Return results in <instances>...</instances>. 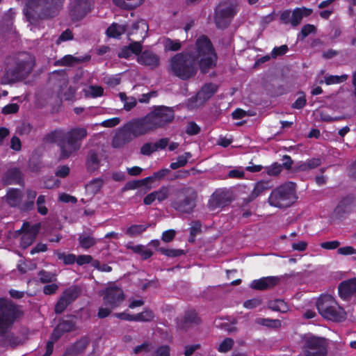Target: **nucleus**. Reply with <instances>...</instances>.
Wrapping results in <instances>:
<instances>
[{"label": "nucleus", "mask_w": 356, "mask_h": 356, "mask_svg": "<svg viewBox=\"0 0 356 356\" xmlns=\"http://www.w3.org/2000/svg\"><path fill=\"white\" fill-rule=\"evenodd\" d=\"M294 197L295 185L289 182L273 190L268 197V202L273 207L284 208L292 204Z\"/></svg>", "instance_id": "nucleus-7"}, {"label": "nucleus", "mask_w": 356, "mask_h": 356, "mask_svg": "<svg viewBox=\"0 0 356 356\" xmlns=\"http://www.w3.org/2000/svg\"><path fill=\"white\" fill-rule=\"evenodd\" d=\"M200 127L193 121H191L187 124L186 133L188 135H197L200 132Z\"/></svg>", "instance_id": "nucleus-60"}, {"label": "nucleus", "mask_w": 356, "mask_h": 356, "mask_svg": "<svg viewBox=\"0 0 356 356\" xmlns=\"http://www.w3.org/2000/svg\"><path fill=\"white\" fill-rule=\"evenodd\" d=\"M79 60L71 55H67L64 56L58 63L61 65H72L75 63H79Z\"/></svg>", "instance_id": "nucleus-64"}, {"label": "nucleus", "mask_w": 356, "mask_h": 356, "mask_svg": "<svg viewBox=\"0 0 356 356\" xmlns=\"http://www.w3.org/2000/svg\"><path fill=\"white\" fill-rule=\"evenodd\" d=\"M147 227V226L143 225H134L127 228L125 233L130 237H134L145 232Z\"/></svg>", "instance_id": "nucleus-50"}, {"label": "nucleus", "mask_w": 356, "mask_h": 356, "mask_svg": "<svg viewBox=\"0 0 356 356\" xmlns=\"http://www.w3.org/2000/svg\"><path fill=\"white\" fill-rule=\"evenodd\" d=\"M75 317L68 316L61 318L53 330L50 339L58 340L64 334L74 331L76 329Z\"/></svg>", "instance_id": "nucleus-14"}, {"label": "nucleus", "mask_w": 356, "mask_h": 356, "mask_svg": "<svg viewBox=\"0 0 356 356\" xmlns=\"http://www.w3.org/2000/svg\"><path fill=\"white\" fill-rule=\"evenodd\" d=\"M19 106L17 104H9L2 108V113L4 115L13 114L18 112Z\"/></svg>", "instance_id": "nucleus-63"}, {"label": "nucleus", "mask_w": 356, "mask_h": 356, "mask_svg": "<svg viewBox=\"0 0 356 356\" xmlns=\"http://www.w3.org/2000/svg\"><path fill=\"white\" fill-rule=\"evenodd\" d=\"M46 197L45 195H40L38 196L36 200L37 210L38 212L41 215H47L48 213V209L45 206Z\"/></svg>", "instance_id": "nucleus-54"}, {"label": "nucleus", "mask_w": 356, "mask_h": 356, "mask_svg": "<svg viewBox=\"0 0 356 356\" xmlns=\"http://www.w3.org/2000/svg\"><path fill=\"white\" fill-rule=\"evenodd\" d=\"M313 12L311 8L306 7L297 8L292 11L291 26L296 27L298 26L305 17L309 16Z\"/></svg>", "instance_id": "nucleus-30"}, {"label": "nucleus", "mask_w": 356, "mask_h": 356, "mask_svg": "<svg viewBox=\"0 0 356 356\" xmlns=\"http://www.w3.org/2000/svg\"><path fill=\"white\" fill-rule=\"evenodd\" d=\"M125 31V25L113 23L107 29L106 34L108 37L119 38Z\"/></svg>", "instance_id": "nucleus-39"}, {"label": "nucleus", "mask_w": 356, "mask_h": 356, "mask_svg": "<svg viewBox=\"0 0 356 356\" xmlns=\"http://www.w3.org/2000/svg\"><path fill=\"white\" fill-rule=\"evenodd\" d=\"M164 47L166 51H178L181 49V45L179 40H173L170 38H165L164 42Z\"/></svg>", "instance_id": "nucleus-52"}, {"label": "nucleus", "mask_w": 356, "mask_h": 356, "mask_svg": "<svg viewBox=\"0 0 356 356\" xmlns=\"http://www.w3.org/2000/svg\"><path fill=\"white\" fill-rule=\"evenodd\" d=\"M134 139L131 133L124 125L118 129L112 140V146L114 148H122Z\"/></svg>", "instance_id": "nucleus-18"}, {"label": "nucleus", "mask_w": 356, "mask_h": 356, "mask_svg": "<svg viewBox=\"0 0 356 356\" xmlns=\"http://www.w3.org/2000/svg\"><path fill=\"white\" fill-rule=\"evenodd\" d=\"M280 278L275 276H270L253 280L250 284V288L254 290H268L278 284Z\"/></svg>", "instance_id": "nucleus-19"}, {"label": "nucleus", "mask_w": 356, "mask_h": 356, "mask_svg": "<svg viewBox=\"0 0 356 356\" xmlns=\"http://www.w3.org/2000/svg\"><path fill=\"white\" fill-rule=\"evenodd\" d=\"M153 131L170 123L174 118V110L171 107L158 106L146 115Z\"/></svg>", "instance_id": "nucleus-10"}, {"label": "nucleus", "mask_w": 356, "mask_h": 356, "mask_svg": "<svg viewBox=\"0 0 356 356\" xmlns=\"http://www.w3.org/2000/svg\"><path fill=\"white\" fill-rule=\"evenodd\" d=\"M328 343L323 337L306 334L302 338V351L305 356H327Z\"/></svg>", "instance_id": "nucleus-9"}, {"label": "nucleus", "mask_w": 356, "mask_h": 356, "mask_svg": "<svg viewBox=\"0 0 356 356\" xmlns=\"http://www.w3.org/2000/svg\"><path fill=\"white\" fill-rule=\"evenodd\" d=\"M321 164V159L319 158H313L302 163L298 166L300 171H309L318 167Z\"/></svg>", "instance_id": "nucleus-42"}, {"label": "nucleus", "mask_w": 356, "mask_h": 356, "mask_svg": "<svg viewBox=\"0 0 356 356\" xmlns=\"http://www.w3.org/2000/svg\"><path fill=\"white\" fill-rule=\"evenodd\" d=\"M170 172V170L168 168H163L157 172L153 173V175L151 177H146L143 179L141 181L146 182L147 181L154 180V179H161L167 176Z\"/></svg>", "instance_id": "nucleus-55"}, {"label": "nucleus", "mask_w": 356, "mask_h": 356, "mask_svg": "<svg viewBox=\"0 0 356 356\" xmlns=\"http://www.w3.org/2000/svg\"><path fill=\"white\" fill-rule=\"evenodd\" d=\"M234 343L232 338H226L219 344L218 350L220 353H227L232 348Z\"/></svg>", "instance_id": "nucleus-56"}, {"label": "nucleus", "mask_w": 356, "mask_h": 356, "mask_svg": "<svg viewBox=\"0 0 356 356\" xmlns=\"http://www.w3.org/2000/svg\"><path fill=\"white\" fill-rule=\"evenodd\" d=\"M80 289L78 287H72L66 289L62 294V296L71 304L80 295Z\"/></svg>", "instance_id": "nucleus-46"}, {"label": "nucleus", "mask_w": 356, "mask_h": 356, "mask_svg": "<svg viewBox=\"0 0 356 356\" xmlns=\"http://www.w3.org/2000/svg\"><path fill=\"white\" fill-rule=\"evenodd\" d=\"M268 308L275 312L285 313L289 310L288 305L282 299L270 300L267 304Z\"/></svg>", "instance_id": "nucleus-38"}, {"label": "nucleus", "mask_w": 356, "mask_h": 356, "mask_svg": "<svg viewBox=\"0 0 356 356\" xmlns=\"http://www.w3.org/2000/svg\"><path fill=\"white\" fill-rule=\"evenodd\" d=\"M192 155L190 152H186L184 154L179 156L177 159V161L171 163L170 168L172 170H176L179 168L185 166L188 163V159Z\"/></svg>", "instance_id": "nucleus-47"}, {"label": "nucleus", "mask_w": 356, "mask_h": 356, "mask_svg": "<svg viewBox=\"0 0 356 356\" xmlns=\"http://www.w3.org/2000/svg\"><path fill=\"white\" fill-rule=\"evenodd\" d=\"M39 227V225H34L29 228V224L24 223L22 229L26 232L21 237L20 245L22 248H26L33 243L38 232Z\"/></svg>", "instance_id": "nucleus-22"}, {"label": "nucleus", "mask_w": 356, "mask_h": 356, "mask_svg": "<svg viewBox=\"0 0 356 356\" xmlns=\"http://www.w3.org/2000/svg\"><path fill=\"white\" fill-rule=\"evenodd\" d=\"M140 42H131L128 46H124L118 52L120 58H129L132 54H139L142 51Z\"/></svg>", "instance_id": "nucleus-31"}, {"label": "nucleus", "mask_w": 356, "mask_h": 356, "mask_svg": "<svg viewBox=\"0 0 356 356\" xmlns=\"http://www.w3.org/2000/svg\"><path fill=\"white\" fill-rule=\"evenodd\" d=\"M63 0H28L24 13L29 22L36 24L38 19H49L55 17Z\"/></svg>", "instance_id": "nucleus-3"}, {"label": "nucleus", "mask_w": 356, "mask_h": 356, "mask_svg": "<svg viewBox=\"0 0 356 356\" xmlns=\"http://www.w3.org/2000/svg\"><path fill=\"white\" fill-rule=\"evenodd\" d=\"M23 316L22 306L8 299L0 298V337H5L6 342L11 347L20 344L21 340L10 331L14 323Z\"/></svg>", "instance_id": "nucleus-1"}, {"label": "nucleus", "mask_w": 356, "mask_h": 356, "mask_svg": "<svg viewBox=\"0 0 356 356\" xmlns=\"http://www.w3.org/2000/svg\"><path fill=\"white\" fill-rule=\"evenodd\" d=\"M3 181L6 185L21 184L22 182L21 171L17 168L9 169L3 177Z\"/></svg>", "instance_id": "nucleus-32"}, {"label": "nucleus", "mask_w": 356, "mask_h": 356, "mask_svg": "<svg viewBox=\"0 0 356 356\" xmlns=\"http://www.w3.org/2000/svg\"><path fill=\"white\" fill-rule=\"evenodd\" d=\"M156 145H154V143H145L141 147H140V153L145 156H149L153 152H156Z\"/></svg>", "instance_id": "nucleus-62"}, {"label": "nucleus", "mask_w": 356, "mask_h": 356, "mask_svg": "<svg viewBox=\"0 0 356 356\" xmlns=\"http://www.w3.org/2000/svg\"><path fill=\"white\" fill-rule=\"evenodd\" d=\"M348 78V76L347 74H343L341 76L330 75L325 77V83L327 85L340 83L346 81Z\"/></svg>", "instance_id": "nucleus-51"}, {"label": "nucleus", "mask_w": 356, "mask_h": 356, "mask_svg": "<svg viewBox=\"0 0 356 356\" xmlns=\"http://www.w3.org/2000/svg\"><path fill=\"white\" fill-rule=\"evenodd\" d=\"M175 189V186L171 184L163 186L158 190L146 195L143 199V203L145 205H150L155 200H157L159 202H162L166 200L171 194H174Z\"/></svg>", "instance_id": "nucleus-15"}, {"label": "nucleus", "mask_w": 356, "mask_h": 356, "mask_svg": "<svg viewBox=\"0 0 356 356\" xmlns=\"http://www.w3.org/2000/svg\"><path fill=\"white\" fill-rule=\"evenodd\" d=\"M23 197L21 190L17 188H9L5 196L6 202L13 207L19 206Z\"/></svg>", "instance_id": "nucleus-29"}, {"label": "nucleus", "mask_w": 356, "mask_h": 356, "mask_svg": "<svg viewBox=\"0 0 356 356\" xmlns=\"http://www.w3.org/2000/svg\"><path fill=\"white\" fill-rule=\"evenodd\" d=\"M83 92L86 97L95 98L103 95L104 88L99 86H90Z\"/></svg>", "instance_id": "nucleus-48"}, {"label": "nucleus", "mask_w": 356, "mask_h": 356, "mask_svg": "<svg viewBox=\"0 0 356 356\" xmlns=\"http://www.w3.org/2000/svg\"><path fill=\"white\" fill-rule=\"evenodd\" d=\"M125 126L131 133L133 138H137L153 131L146 116L132 120L127 122Z\"/></svg>", "instance_id": "nucleus-12"}, {"label": "nucleus", "mask_w": 356, "mask_h": 356, "mask_svg": "<svg viewBox=\"0 0 356 356\" xmlns=\"http://www.w3.org/2000/svg\"><path fill=\"white\" fill-rule=\"evenodd\" d=\"M218 86L214 83H207L197 94V99L201 102H204L210 99L217 91Z\"/></svg>", "instance_id": "nucleus-33"}, {"label": "nucleus", "mask_w": 356, "mask_h": 356, "mask_svg": "<svg viewBox=\"0 0 356 356\" xmlns=\"http://www.w3.org/2000/svg\"><path fill=\"white\" fill-rule=\"evenodd\" d=\"M90 343V339L86 337H82L75 343L69 346L65 350L63 356H76L82 353Z\"/></svg>", "instance_id": "nucleus-21"}, {"label": "nucleus", "mask_w": 356, "mask_h": 356, "mask_svg": "<svg viewBox=\"0 0 356 356\" xmlns=\"http://www.w3.org/2000/svg\"><path fill=\"white\" fill-rule=\"evenodd\" d=\"M35 58L27 52L15 55L7 64L1 78V84L12 85L25 79L33 71Z\"/></svg>", "instance_id": "nucleus-2"}, {"label": "nucleus", "mask_w": 356, "mask_h": 356, "mask_svg": "<svg viewBox=\"0 0 356 356\" xmlns=\"http://www.w3.org/2000/svg\"><path fill=\"white\" fill-rule=\"evenodd\" d=\"M193 55L202 73H207L216 65L217 55L210 39L202 35L195 42L193 47L186 50Z\"/></svg>", "instance_id": "nucleus-4"}, {"label": "nucleus", "mask_w": 356, "mask_h": 356, "mask_svg": "<svg viewBox=\"0 0 356 356\" xmlns=\"http://www.w3.org/2000/svg\"><path fill=\"white\" fill-rule=\"evenodd\" d=\"M282 170V165L277 163L265 168L266 172L270 176H276L280 174Z\"/></svg>", "instance_id": "nucleus-61"}, {"label": "nucleus", "mask_w": 356, "mask_h": 356, "mask_svg": "<svg viewBox=\"0 0 356 356\" xmlns=\"http://www.w3.org/2000/svg\"><path fill=\"white\" fill-rule=\"evenodd\" d=\"M200 319L193 310L187 311L184 317L177 320V327L181 330H188L193 324H197Z\"/></svg>", "instance_id": "nucleus-24"}, {"label": "nucleus", "mask_w": 356, "mask_h": 356, "mask_svg": "<svg viewBox=\"0 0 356 356\" xmlns=\"http://www.w3.org/2000/svg\"><path fill=\"white\" fill-rule=\"evenodd\" d=\"M134 317L136 322H151L154 320L155 315L152 309L145 308L142 312L134 314Z\"/></svg>", "instance_id": "nucleus-40"}, {"label": "nucleus", "mask_w": 356, "mask_h": 356, "mask_svg": "<svg viewBox=\"0 0 356 356\" xmlns=\"http://www.w3.org/2000/svg\"><path fill=\"white\" fill-rule=\"evenodd\" d=\"M255 323L258 325L266 326L270 328H279L281 327L282 323L278 319H270L265 318H257Z\"/></svg>", "instance_id": "nucleus-44"}, {"label": "nucleus", "mask_w": 356, "mask_h": 356, "mask_svg": "<svg viewBox=\"0 0 356 356\" xmlns=\"http://www.w3.org/2000/svg\"><path fill=\"white\" fill-rule=\"evenodd\" d=\"M54 254L56 255L59 260L63 261L65 265L73 264L76 261V255L74 254H65V252L56 250L54 252Z\"/></svg>", "instance_id": "nucleus-49"}, {"label": "nucleus", "mask_w": 356, "mask_h": 356, "mask_svg": "<svg viewBox=\"0 0 356 356\" xmlns=\"http://www.w3.org/2000/svg\"><path fill=\"white\" fill-rule=\"evenodd\" d=\"M100 160L98 157L97 152L91 149L87 156L86 165L89 171H95L99 167Z\"/></svg>", "instance_id": "nucleus-36"}, {"label": "nucleus", "mask_w": 356, "mask_h": 356, "mask_svg": "<svg viewBox=\"0 0 356 356\" xmlns=\"http://www.w3.org/2000/svg\"><path fill=\"white\" fill-rule=\"evenodd\" d=\"M81 143H76L65 136L60 143V158L67 159L81 148Z\"/></svg>", "instance_id": "nucleus-23"}, {"label": "nucleus", "mask_w": 356, "mask_h": 356, "mask_svg": "<svg viewBox=\"0 0 356 356\" xmlns=\"http://www.w3.org/2000/svg\"><path fill=\"white\" fill-rule=\"evenodd\" d=\"M158 251L168 257H177L184 254V251L179 249H167L164 248H159Z\"/></svg>", "instance_id": "nucleus-53"}, {"label": "nucleus", "mask_w": 356, "mask_h": 356, "mask_svg": "<svg viewBox=\"0 0 356 356\" xmlns=\"http://www.w3.org/2000/svg\"><path fill=\"white\" fill-rule=\"evenodd\" d=\"M38 276L42 283L51 282L56 280V275L50 272L42 270L39 272Z\"/></svg>", "instance_id": "nucleus-58"}, {"label": "nucleus", "mask_w": 356, "mask_h": 356, "mask_svg": "<svg viewBox=\"0 0 356 356\" xmlns=\"http://www.w3.org/2000/svg\"><path fill=\"white\" fill-rule=\"evenodd\" d=\"M328 316H323V318L328 320H331L336 322L343 321L346 318V312L340 307L336 302L335 305H332V307L327 311Z\"/></svg>", "instance_id": "nucleus-27"}, {"label": "nucleus", "mask_w": 356, "mask_h": 356, "mask_svg": "<svg viewBox=\"0 0 356 356\" xmlns=\"http://www.w3.org/2000/svg\"><path fill=\"white\" fill-rule=\"evenodd\" d=\"M197 63L192 54L186 50L175 54L170 59V71L182 80L195 76L197 72Z\"/></svg>", "instance_id": "nucleus-6"}, {"label": "nucleus", "mask_w": 356, "mask_h": 356, "mask_svg": "<svg viewBox=\"0 0 356 356\" xmlns=\"http://www.w3.org/2000/svg\"><path fill=\"white\" fill-rule=\"evenodd\" d=\"M231 200L224 191H216L210 197L208 207L210 211H214L222 208L230 202Z\"/></svg>", "instance_id": "nucleus-17"}, {"label": "nucleus", "mask_w": 356, "mask_h": 356, "mask_svg": "<svg viewBox=\"0 0 356 356\" xmlns=\"http://www.w3.org/2000/svg\"><path fill=\"white\" fill-rule=\"evenodd\" d=\"M336 305V300L330 295L321 296L316 302V307L320 314L323 316H328L327 311L332 305Z\"/></svg>", "instance_id": "nucleus-26"}, {"label": "nucleus", "mask_w": 356, "mask_h": 356, "mask_svg": "<svg viewBox=\"0 0 356 356\" xmlns=\"http://www.w3.org/2000/svg\"><path fill=\"white\" fill-rule=\"evenodd\" d=\"M26 201L20 206V209L23 211H29L34 208V200L37 195V192L31 189L26 191Z\"/></svg>", "instance_id": "nucleus-37"}, {"label": "nucleus", "mask_w": 356, "mask_h": 356, "mask_svg": "<svg viewBox=\"0 0 356 356\" xmlns=\"http://www.w3.org/2000/svg\"><path fill=\"white\" fill-rule=\"evenodd\" d=\"M78 241L79 245L83 249H88L94 246L97 242L90 231L79 234Z\"/></svg>", "instance_id": "nucleus-34"}, {"label": "nucleus", "mask_w": 356, "mask_h": 356, "mask_svg": "<svg viewBox=\"0 0 356 356\" xmlns=\"http://www.w3.org/2000/svg\"><path fill=\"white\" fill-rule=\"evenodd\" d=\"M90 9V0H76L70 4V14L76 19L83 17Z\"/></svg>", "instance_id": "nucleus-16"}, {"label": "nucleus", "mask_w": 356, "mask_h": 356, "mask_svg": "<svg viewBox=\"0 0 356 356\" xmlns=\"http://www.w3.org/2000/svg\"><path fill=\"white\" fill-rule=\"evenodd\" d=\"M138 63L147 66L151 69H154L159 65V56L152 51L145 50L140 52L137 58Z\"/></svg>", "instance_id": "nucleus-20"}, {"label": "nucleus", "mask_w": 356, "mask_h": 356, "mask_svg": "<svg viewBox=\"0 0 356 356\" xmlns=\"http://www.w3.org/2000/svg\"><path fill=\"white\" fill-rule=\"evenodd\" d=\"M88 135L86 128L79 127L71 129L66 134V136L76 143H81V140L85 138Z\"/></svg>", "instance_id": "nucleus-35"}, {"label": "nucleus", "mask_w": 356, "mask_h": 356, "mask_svg": "<svg viewBox=\"0 0 356 356\" xmlns=\"http://www.w3.org/2000/svg\"><path fill=\"white\" fill-rule=\"evenodd\" d=\"M118 96L124 103L123 108L127 111H131L137 104L136 99L134 97H128L125 92H120Z\"/></svg>", "instance_id": "nucleus-41"}, {"label": "nucleus", "mask_w": 356, "mask_h": 356, "mask_svg": "<svg viewBox=\"0 0 356 356\" xmlns=\"http://www.w3.org/2000/svg\"><path fill=\"white\" fill-rule=\"evenodd\" d=\"M51 81H58L59 91L58 95L64 97L66 100H71L74 97L76 89L72 86L67 87L68 78L63 71H55L50 78Z\"/></svg>", "instance_id": "nucleus-11"}, {"label": "nucleus", "mask_w": 356, "mask_h": 356, "mask_svg": "<svg viewBox=\"0 0 356 356\" xmlns=\"http://www.w3.org/2000/svg\"><path fill=\"white\" fill-rule=\"evenodd\" d=\"M272 188V185L270 182L268 181H258L252 192L250 196L245 199V203L250 202L256 199L258 196L261 195L264 192Z\"/></svg>", "instance_id": "nucleus-28"}, {"label": "nucleus", "mask_w": 356, "mask_h": 356, "mask_svg": "<svg viewBox=\"0 0 356 356\" xmlns=\"http://www.w3.org/2000/svg\"><path fill=\"white\" fill-rule=\"evenodd\" d=\"M316 31V27L312 24H306L302 27L301 31L298 35V38L304 40L310 33H315Z\"/></svg>", "instance_id": "nucleus-57"}, {"label": "nucleus", "mask_w": 356, "mask_h": 356, "mask_svg": "<svg viewBox=\"0 0 356 356\" xmlns=\"http://www.w3.org/2000/svg\"><path fill=\"white\" fill-rule=\"evenodd\" d=\"M102 295L104 304L109 306L111 309L118 307L124 299L123 291L117 286L106 288L102 292Z\"/></svg>", "instance_id": "nucleus-13"}, {"label": "nucleus", "mask_w": 356, "mask_h": 356, "mask_svg": "<svg viewBox=\"0 0 356 356\" xmlns=\"http://www.w3.org/2000/svg\"><path fill=\"white\" fill-rule=\"evenodd\" d=\"M237 13L236 5L230 1L220 2L214 9L213 21L218 29H225L231 24Z\"/></svg>", "instance_id": "nucleus-8"}, {"label": "nucleus", "mask_w": 356, "mask_h": 356, "mask_svg": "<svg viewBox=\"0 0 356 356\" xmlns=\"http://www.w3.org/2000/svg\"><path fill=\"white\" fill-rule=\"evenodd\" d=\"M338 289L340 297L343 300H347L353 295L356 296V278L342 282Z\"/></svg>", "instance_id": "nucleus-25"}, {"label": "nucleus", "mask_w": 356, "mask_h": 356, "mask_svg": "<svg viewBox=\"0 0 356 356\" xmlns=\"http://www.w3.org/2000/svg\"><path fill=\"white\" fill-rule=\"evenodd\" d=\"M128 248H130L133 250L134 252L139 254L143 259H147L149 258L152 254V252L146 248L144 245H137L133 246H128Z\"/></svg>", "instance_id": "nucleus-45"}, {"label": "nucleus", "mask_w": 356, "mask_h": 356, "mask_svg": "<svg viewBox=\"0 0 356 356\" xmlns=\"http://www.w3.org/2000/svg\"><path fill=\"white\" fill-rule=\"evenodd\" d=\"M69 305L70 302L61 296L55 305L54 311L56 314H60L65 311Z\"/></svg>", "instance_id": "nucleus-59"}, {"label": "nucleus", "mask_w": 356, "mask_h": 356, "mask_svg": "<svg viewBox=\"0 0 356 356\" xmlns=\"http://www.w3.org/2000/svg\"><path fill=\"white\" fill-rule=\"evenodd\" d=\"M144 0H113V3L124 9H133L140 6Z\"/></svg>", "instance_id": "nucleus-43"}, {"label": "nucleus", "mask_w": 356, "mask_h": 356, "mask_svg": "<svg viewBox=\"0 0 356 356\" xmlns=\"http://www.w3.org/2000/svg\"><path fill=\"white\" fill-rule=\"evenodd\" d=\"M197 193L196 190L186 185L175 186L170 206L181 213L190 214L197 205Z\"/></svg>", "instance_id": "nucleus-5"}]
</instances>
